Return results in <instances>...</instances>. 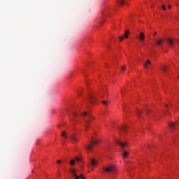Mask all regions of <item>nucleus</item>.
Listing matches in <instances>:
<instances>
[{
    "label": "nucleus",
    "mask_w": 179,
    "mask_h": 179,
    "mask_svg": "<svg viewBox=\"0 0 179 179\" xmlns=\"http://www.w3.org/2000/svg\"><path fill=\"white\" fill-rule=\"evenodd\" d=\"M84 121H85V128L86 129V131L87 130V128H89V127H90V120H86V119H84Z\"/></svg>",
    "instance_id": "nucleus-9"
},
{
    "label": "nucleus",
    "mask_w": 179,
    "mask_h": 179,
    "mask_svg": "<svg viewBox=\"0 0 179 179\" xmlns=\"http://www.w3.org/2000/svg\"><path fill=\"white\" fill-rule=\"evenodd\" d=\"M94 166H97V161L94 159H90L88 167L90 169V167H94Z\"/></svg>",
    "instance_id": "nucleus-4"
},
{
    "label": "nucleus",
    "mask_w": 179,
    "mask_h": 179,
    "mask_svg": "<svg viewBox=\"0 0 179 179\" xmlns=\"http://www.w3.org/2000/svg\"><path fill=\"white\" fill-rule=\"evenodd\" d=\"M96 100H97V98H96V96L92 94H89V97H88V101L92 103L93 104V103H94V101H96Z\"/></svg>",
    "instance_id": "nucleus-6"
},
{
    "label": "nucleus",
    "mask_w": 179,
    "mask_h": 179,
    "mask_svg": "<svg viewBox=\"0 0 179 179\" xmlns=\"http://www.w3.org/2000/svg\"><path fill=\"white\" fill-rule=\"evenodd\" d=\"M129 156V152L128 151H124L122 153V157L123 159H127Z\"/></svg>",
    "instance_id": "nucleus-15"
},
{
    "label": "nucleus",
    "mask_w": 179,
    "mask_h": 179,
    "mask_svg": "<svg viewBox=\"0 0 179 179\" xmlns=\"http://www.w3.org/2000/svg\"><path fill=\"white\" fill-rule=\"evenodd\" d=\"M129 31H126L124 36H119L120 41H122L124 38H128L129 36Z\"/></svg>",
    "instance_id": "nucleus-7"
},
{
    "label": "nucleus",
    "mask_w": 179,
    "mask_h": 179,
    "mask_svg": "<svg viewBox=\"0 0 179 179\" xmlns=\"http://www.w3.org/2000/svg\"><path fill=\"white\" fill-rule=\"evenodd\" d=\"M122 129L123 130V131H125L126 129H127V127H122Z\"/></svg>",
    "instance_id": "nucleus-27"
},
{
    "label": "nucleus",
    "mask_w": 179,
    "mask_h": 179,
    "mask_svg": "<svg viewBox=\"0 0 179 179\" xmlns=\"http://www.w3.org/2000/svg\"><path fill=\"white\" fill-rule=\"evenodd\" d=\"M62 136H63V138H65L66 139V138H68V136H66V131H63L62 134Z\"/></svg>",
    "instance_id": "nucleus-20"
},
{
    "label": "nucleus",
    "mask_w": 179,
    "mask_h": 179,
    "mask_svg": "<svg viewBox=\"0 0 179 179\" xmlns=\"http://www.w3.org/2000/svg\"><path fill=\"white\" fill-rule=\"evenodd\" d=\"M70 173L75 177L76 179H85V177H83V174H80V176L78 175V173H79V170L71 169Z\"/></svg>",
    "instance_id": "nucleus-3"
},
{
    "label": "nucleus",
    "mask_w": 179,
    "mask_h": 179,
    "mask_svg": "<svg viewBox=\"0 0 179 179\" xmlns=\"http://www.w3.org/2000/svg\"><path fill=\"white\" fill-rule=\"evenodd\" d=\"M57 163H58V164H60L61 160H57Z\"/></svg>",
    "instance_id": "nucleus-28"
},
{
    "label": "nucleus",
    "mask_w": 179,
    "mask_h": 179,
    "mask_svg": "<svg viewBox=\"0 0 179 179\" xmlns=\"http://www.w3.org/2000/svg\"><path fill=\"white\" fill-rule=\"evenodd\" d=\"M166 107H169V105H166Z\"/></svg>",
    "instance_id": "nucleus-34"
},
{
    "label": "nucleus",
    "mask_w": 179,
    "mask_h": 179,
    "mask_svg": "<svg viewBox=\"0 0 179 179\" xmlns=\"http://www.w3.org/2000/svg\"><path fill=\"white\" fill-rule=\"evenodd\" d=\"M83 93V90H80L78 91V95L80 96Z\"/></svg>",
    "instance_id": "nucleus-22"
},
{
    "label": "nucleus",
    "mask_w": 179,
    "mask_h": 179,
    "mask_svg": "<svg viewBox=\"0 0 179 179\" xmlns=\"http://www.w3.org/2000/svg\"><path fill=\"white\" fill-rule=\"evenodd\" d=\"M150 110H149V109H147V114H149V112H150Z\"/></svg>",
    "instance_id": "nucleus-30"
},
{
    "label": "nucleus",
    "mask_w": 179,
    "mask_h": 179,
    "mask_svg": "<svg viewBox=\"0 0 179 179\" xmlns=\"http://www.w3.org/2000/svg\"><path fill=\"white\" fill-rule=\"evenodd\" d=\"M121 69H122V71H125V69H127V66H121Z\"/></svg>",
    "instance_id": "nucleus-25"
},
{
    "label": "nucleus",
    "mask_w": 179,
    "mask_h": 179,
    "mask_svg": "<svg viewBox=\"0 0 179 179\" xmlns=\"http://www.w3.org/2000/svg\"><path fill=\"white\" fill-rule=\"evenodd\" d=\"M139 38L141 41H143V40H145V34L143 32H141L139 34Z\"/></svg>",
    "instance_id": "nucleus-16"
},
{
    "label": "nucleus",
    "mask_w": 179,
    "mask_h": 179,
    "mask_svg": "<svg viewBox=\"0 0 179 179\" xmlns=\"http://www.w3.org/2000/svg\"><path fill=\"white\" fill-rule=\"evenodd\" d=\"M70 139L71 141V142H73V143H76V142H78V138H76V136L71 135L70 136Z\"/></svg>",
    "instance_id": "nucleus-12"
},
{
    "label": "nucleus",
    "mask_w": 179,
    "mask_h": 179,
    "mask_svg": "<svg viewBox=\"0 0 179 179\" xmlns=\"http://www.w3.org/2000/svg\"><path fill=\"white\" fill-rule=\"evenodd\" d=\"M75 159H71L70 161L71 166H73V164H75V160H76V162H80V158L76 157Z\"/></svg>",
    "instance_id": "nucleus-11"
},
{
    "label": "nucleus",
    "mask_w": 179,
    "mask_h": 179,
    "mask_svg": "<svg viewBox=\"0 0 179 179\" xmlns=\"http://www.w3.org/2000/svg\"><path fill=\"white\" fill-rule=\"evenodd\" d=\"M169 128H171V129H172V130L176 129V124H175L174 122H171L169 123Z\"/></svg>",
    "instance_id": "nucleus-14"
},
{
    "label": "nucleus",
    "mask_w": 179,
    "mask_h": 179,
    "mask_svg": "<svg viewBox=\"0 0 179 179\" xmlns=\"http://www.w3.org/2000/svg\"><path fill=\"white\" fill-rule=\"evenodd\" d=\"M157 45H160L163 44V39H158L156 41Z\"/></svg>",
    "instance_id": "nucleus-18"
},
{
    "label": "nucleus",
    "mask_w": 179,
    "mask_h": 179,
    "mask_svg": "<svg viewBox=\"0 0 179 179\" xmlns=\"http://www.w3.org/2000/svg\"><path fill=\"white\" fill-rule=\"evenodd\" d=\"M94 145H99V140L92 139L90 144L85 145V149L88 152H92V148H94Z\"/></svg>",
    "instance_id": "nucleus-2"
},
{
    "label": "nucleus",
    "mask_w": 179,
    "mask_h": 179,
    "mask_svg": "<svg viewBox=\"0 0 179 179\" xmlns=\"http://www.w3.org/2000/svg\"><path fill=\"white\" fill-rule=\"evenodd\" d=\"M162 8L163 10H166V8L164 5H162Z\"/></svg>",
    "instance_id": "nucleus-26"
},
{
    "label": "nucleus",
    "mask_w": 179,
    "mask_h": 179,
    "mask_svg": "<svg viewBox=\"0 0 179 179\" xmlns=\"http://www.w3.org/2000/svg\"><path fill=\"white\" fill-rule=\"evenodd\" d=\"M175 19H176V20H177V17H175Z\"/></svg>",
    "instance_id": "nucleus-36"
},
{
    "label": "nucleus",
    "mask_w": 179,
    "mask_h": 179,
    "mask_svg": "<svg viewBox=\"0 0 179 179\" xmlns=\"http://www.w3.org/2000/svg\"><path fill=\"white\" fill-rule=\"evenodd\" d=\"M103 171L104 173H111L112 174H115L117 173V168L115 165L110 164L103 168Z\"/></svg>",
    "instance_id": "nucleus-1"
},
{
    "label": "nucleus",
    "mask_w": 179,
    "mask_h": 179,
    "mask_svg": "<svg viewBox=\"0 0 179 179\" xmlns=\"http://www.w3.org/2000/svg\"><path fill=\"white\" fill-rule=\"evenodd\" d=\"M81 117H83V118H85L86 117H89L90 118V120H94V117L90 116V114L87 113V112H84L81 114Z\"/></svg>",
    "instance_id": "nucleus-10"
},
{
    "label": "nucleus",
    "mask_w": 179,
    "mask_h": 179,
    "mask_svg": "<svg viewBox=\"0 0 179 179\" xmlns=\"http://www.w3.org/2000/svg\"><path fill=\"white\" fill-rule=\"evenodd\" d=\"M118 5H124V1L123 0H120L117 1Z\"/></svg>",
    "instance_id": "nucleus-21"
},
{
    "label": "nucleus",
    "mask_w": 179,
    "mask_h": 179,
    "mask_svg": "<svg viewBox=\"0 0 179 179\" xmlns=\"http://www.w3.org/2000/svg\"><path fill=\"white\" fill-rule=\"evenodd\" d=\"M155 34V36H156V32H155V34Z\"/></svg>",
    "instance_id": "nucleus-33"
},
{
    "label": "nucleus",
    "mask_w": 179,
    "mask_h": 179,
    "mask_svg": "<svg viewBox=\"0 0 179 179\" xmlns=\"http://www.w3.org/2000/svg\"><path fill=\"white\" fill-rule=\"evenodd\" d=\"M169 9H171V6L170 5L168 6Z\"/></svg>",
    "instance_id": "nucleus-29"
},
{
    "label": "nucleus",
    "mask_w": 179,
    "mask_h": 179,
    "mask_svg": "<svg viewBox=\"0 0 179 179\" xmlns=\"http://www.w3.org/2000/svg\"><path fill=\"white\" fill-rule=\"evenodd\" d=\"M136 114H137L138 117H141V114H142V110H136Z\"/></svg>",
    "instance_id": "nucleus-19"
},
{
    "label": "nucleus",
    "mask_w": 179,
    "mask_h": 179,
    "mask_svg": "<svg viewBox=\"0 0 179 179\" xmlns=\"http://www.w3.org/2000/svg\"><path fill=\"white\" fill-rule=\"evenodd\" d=\"M121 93H122V94H124V92L123 91H121Z\"/></svg>",
    "instance_id": "nucleus-32"
},
{
    "label": "nucleus",
    "mask_w": 179,
    "mask_h": 179,
    "mask_svg": "<svg viewBox=\"0 0 179 179\" xmlns=\"http://www.w3.org/2000/svg\"><path fill=\"white\" fill-rule=\"evenodd\" d=\"M166 41L170 47H174V40L170 38H166Z\"/></svg>",
    "instance_id": "nucleus-8"
},
{
    "label": "nucleus",
    "mask_w": 179,
    "mask_h": 179,
    "mask_svg": "<svg viewBox=\"0 0 179 179\" xmlns=\"http://www.w3.org/2000/svg\"><path fill=\"white\" fill-rule=\"evenodd\" d=\"M72 121H76V120L75 118L71 119Z\"/></svg>",
    "instance_id": "nucleus-31"
},
{
    "label": "nucleus",
    "mask_w": 179,
    "mask_h": 179,
    "mask_svg": "<svg viewBox=\"0 0 179 179\" xmlns=\"http://www.w3.org/2000/svg\"><path fill=\"white\" fill-rule=\"evenodd\" d=\"M92 171H93V169H91Z\"/></svg>",
    "instance_id": "nucleus-37"
},
{
    "label": "nucleus",
    "mask_w": 179,
    "mask_h": 179,
    "mask_svg": "<svg viewBox=\"0 0 179 179\" xmlns=\"http://www.w3.org/2000/svg\"><path fill=\"white\" fill-rule=\"evenodd\" d=\"M178 43H179V40H177Z\"/></svg>",
    "instance_id": "nucleus-35"
},
{
    "label": "nucleus",
    "mask_w": 179,
    "mask_h": 179,
    "mask_svg": "<svg viewBox=\"0 0 179 179\" xmlns=\"http://www.w3.org/2000/svg\"><path fill=\"white\" fill-rule=\"evenodd\" d=\"M72 114H73V117H74V118L79 117V115H78V113H73Z\"/></svg>",
    "instance_id": "nucleus-23"
},
{
    "label": "nucleus",
    "mask_w": 179,
    "mask_h": 179,
    "mask_svg": "<svg viewBox=\"0 0 179 179\" xmlns=\"http://www.w3.org/2000/svg\"><path fill=\"white\" fill-rule=\"evenodd\" d=\"M102 103H103V106H107L108 104V102H107L106 101H103Z\"/></svg>",
    "instance_id": "nucleus-24"
},
{
    "label": "nucleus",
    "mask_w": 179,
    "mask_h": 179,
    "mask_svg": "<svg viewBox=\"0 0 179 179\" xmlns=\"http://www.w3.org/2000/svg\"><path fill=\"white\" fill-rule=\"evenodd\" d=\"M116 143L117 145H119V146L121 147L123 150H124V148H125L127 146V145H128V143H127V142L124 143V142H122L121 141H118V140L116 141Z\"/></svg>",
    "instance_id": "nucleus-5"
},
{
    "label": "nucleus",
    "mask_w": 179,
    "mask_h": 179,
    "mask_svg": "<svg viewBox=\"0 0 179 179\" xmlns=\"http://www.w3.org/2000/svg\"><path fill=\"white\" fill-rule=\"evenodd\" d=\"M161 69H162V71H163V72H164V73H166L167 72V66H165V65H164V64H162V66H161Z\"/></svg>",
    "instance_id": "nucleus-17"
},
{
    "label": "nucleus",
    "mask_w": 179,
    "mask_h": 179,
    "mask_svg": "<svg viewBox=\"0 0 179 179\" xmlns=\"http://www.w3.org/2000/svg\"><path fill=\"white\" fill-rule=\"evenodd\" d=\"M150 65H152L150 60H147L146 62L144 64V68H145V69H148L149 66H150Z\"/></svg>",
    "instance_id": "nucleus-13"
}]
</instances>
